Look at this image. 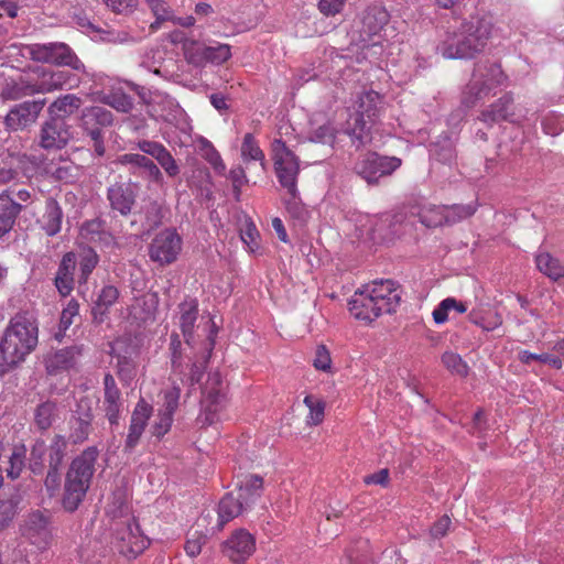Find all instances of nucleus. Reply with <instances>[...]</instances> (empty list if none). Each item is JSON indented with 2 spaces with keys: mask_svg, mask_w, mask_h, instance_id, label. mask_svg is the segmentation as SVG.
<instances>
[{
  "mask_svg": "<svg viewBox=\"0 0 564 564\" xmlns=\"http://www.w3.org/2000/svg\"><path fill=\"white\" fill-rule=\"evenodd\" d=\"M494 30L491 14L477 11L463 20L456 31L447 33L438 51L447 59H471L484 52Z\"/></svg>",
  "mask_w": 564,
  "mask_h": 564,
  "instance_id": "1",
  "label": "nucleus"
},
{
  "mask_svg": "<svg viewBox=\"0 0 564 564\" xmlns=\"http://www.w3.org/2000/svg\"><path fill=\"white\" fill-rule=\"evenodd\" d=\"M37 341L39 327L34 317L26 312L15 314L0 340V372H8L23 362Z\"/></svg>",
  "mask_w": 564,
  "mask_h": 564,
  "instance_id": "2",
  "label": "nucleus"
},
{
  "mask_svg": "<svg viewBox=\"0 0 564 564\" xmlns=\"http://www.w3.org/2000/svg\"><path fill=\"white\" fill-rule=\"evenodd\" d=\"M128 506L122 494L108 506V513L118 519L115 524V546L120 554L135 558L149 545V539L143 534L139 523L128 513Z\"/></svg>",
  "mask_w": 564,
  "mask_h": 564,
  "instance_id": "3",
  "label": "nucleus"
},
{
  "mask_svg": "<svg viewBox=\"0 0 564 564\" xmlns=\"http://www.w3.org/2000/svg\"><path fill=\"white\" fill-rule=\"evenodd\" d=\"M97 457L98 451L95 447H89L73 459L64 486L63 506L66 510H76L85 498L95 471Z\"/></svg>",
  "mask_w": 564,
  "mask_h": 564,
  "instance_id": "4",
  "label": "nucleus"
},
{
  "mask_svg": "<svg viewBox=\"0 0 564 564\" xmlns=\"http://www.w3.org/2000/svg\"><path fill=\"white\" fill-rule=\"evenodd\" d=\"M274 171L279 183L291 195L286 208L294 216L302 217L304 208L297 202V176L300 173L299 158L291 151L284 141L275 139L271 144Z\"/></svg>",
  "mask_w": 564,
  "mask_h": 564,
  "instance_id": "5",
  "label": "nucleus"
},
{
  "mask_svg": "<svg viewBox=\"0 0 564 564\" xmlns=\"http://www.w3.org/2000/svg\"><path fill=\"white\" fill-rule=\"evenodd\" d=\"M383 111V98L375 90H365L357 96L355 113L346 122V132L357 148L368 141L370 127Z\"/></svg>",
  "mask_w": 564,
  "mask_h": 564,
  "instance_id": "6",
  "label": "nucleus"
},
{
  "mask_svg": "<svg viewBox=\"0 0 564 564\" xmlns=\"http://www.w3.org/2000/svg\"><path fill=\"white\" fill-rule=\"evenodd\" d=\"M506 82L507 76L500 64L488 59L480 61L474 65L471 77L462 95V104L466 108H473L479 101L495 94V90L503 86Z\"/></svg>",
  "mask_w": 564,
  "mask_h": 564,
  "instance_id": "7",
  "label": "nucleus"
},
{
  "mask_svg": "<svg viewBox=\"0 0 564 564\" xmlns=\"http://www.w3.org/2000/svg\"><path fill=\"white\" fill-rule=\"evenodd\" d=\"M226 384L218 372L210 373L203 390L200 412L196 419L199 427H207L219 423L224 417L226 408Z\"/></svg>",
  "mask_w": 564,
  "mask_h": 564,
  "instance_id": "8",
  "label": "nucleus"
},
{
  "mask_svg": "<svg viewBox=\"0 0 564 564\" xmlns=\"http://www.w3.org/2000/svg\"><path fill=\"white\" fill-rule=\"evenodd\" d=\"M21 54L22 56H29L35 62L68 66L75 72H85L83 62L77 57L74 51L63 42L23 45L21 47Z\"/></svg>",
  "mask_w": 564,
  "mask_h": 564,
  "instance_id": "9",
  "label": "nucleus"
},
{
  "mask_svg": "<svg viewBox=\"0 0 564 564\" xmlns=\"http://www.w3.org/2000/svg\"><path fill=\"white\" fill-rule=\"evenodd\" d=\"M184 55L187 62L195 66H204L207 63L220 65L231 57V47L223 43L206 45L197 41H187L184 43Z\"/></svg>",
  "mask_w": 564,
  "mask_h": 564,
  "instance_id": "10",
  "label": "nucleus"
},
{
  "mask_svg": "<svg viewBox=\"0 0 564 564\" xmlns=\"http://www.w3.org/2000/svg\"><path fill=\"white\" fill-rule=\"evenodd\" d=\"M401 165L395 156H380L370 152L365 154L355 165V171L368 184L378 183L379 178L390 175Z\"/></svg>",
  "mask_w": 564,
  "mask_h": 564,
  "instance_id": "11",
  "label": "nucleus"
},
{
  "mask_svg": "<svg viewBox=\"0 0 564 564\" xmlns=\"http://www.w3.org/2000/svg\"><path fill=\"white\" fill-rule=\"evenodd\" d=\"M182 249L181 237L171 229L159 232L149 247L150 259L161 265L174 262Z\"/></svg>",
  "mask_w": 564,
  "mask_h": 564,
  "instance_id": "12",
  "label": "nucleus"
},
{
  "mask_svg": "<svg viewBox=\"0 0 564 564\" xmlns=\"http://www.w3.org/2000/svg\"><path fill=\"white\" fill-rule=\"evenodd\" d=\"M79 73L73 69L43 70L40 80L35 83L37 94L76 88L80 84Z\"/></svg>",
  "mask_w": 564,
  "mask_h": 564,
  "instance_id": "13",
  "label": "nucleus"
},
{
  "mask_svg": "<svg viewBox=\"0 0 564 564\" xmlns=\"http://www.w3.org/2000/svg\"><path fill=\"white\" fill-rule=\"evenodd\" d=\"M367 290L379 305L376 310L384 314L392 313L401 301V291L392 280H378L366 285Z\"/></svg>",
  "mask_w": 564,
  "mask_h": 564,
  "instance_id": "14",
  "label": "nucleus"
},
{
  "mask_svg": "<svg viewBox=\"0 0 564 564\" xmlns=\"http://www.w3.org/2000/svg\"><path fill=\"white\" fill-rule=\"evenodd\" d=\"M152 413V405L144 399H140L131 413L128 434L124 441V451L131 452L137 447Z\"/></svg>",
  "mask_w": 564,
  "mask_h": 564,
  "instance_id": "15",
  "label": "nucleus"
},
{
  "mask_svg": "<svg viewBox=\"0 0 564 564\" xmlns=\"http://www.w3.org/2000/svg\"><path fill=\"white\" fill-rule=\"evenodd\" d=\"M70 127L62 118H52L40 131V147L45 150L64 148L70 140Z\"/></svg>",
  "mask_w": 564,
  "mask_h": 564,
  "instance_id": "16",
  "label": "nucleus"
},
{
  "mask_svg": "<svg viewBox=\"0 0 564 564\" xmlns=\"http://www.w3.org/2000/svg\"><path fill=\"white\" fill-rule=\"evenodd\" d=\"M45 105V100L24 101L15 105L6 116L8 129L18 131L33 124Z\"/></svg>",
  "mask_w": 564,
  "mask_h": 564,
  "instance_id": "17",
  "label": "nucleus"
},
{
  "mask_svg": "<svg viewBox=\"0 0 564 564\" xmlns=\"http://www.w3.org/2000/svg\"><path fill=\"white\" fill-rule=\"evenodd\" d=\"M23 534L40 550H46L52 541L50 518L36 511L31 513L23 527Z\"/></svg>",
  "mask_w": 564,
  "mask_h": 564,
  "instance_id": "18",
  "label": "nucleus"
},
{
  "mask_svg": "<svg viewBox=\"0 0 564 564\" xmlns=\"http://www.w3.org/2000/svg\"><path fill=\"white\" fill-rule=\"evenodd\" d=\"M256 549L253 536L246 530L239 529L225 542L224 553L236 564L243 563Z\"/></svg>",
  "mask_w": 564,
  "mask_h": 564,
  "instance_id": "19",
  "label": "nucleus"
},
{
  "mask_svg": "<svg viewBox=\"0 0 564 564\" xmlns=\"http://www.w3.org/2000/svg\"><path fill=\"white\" fill-rule=\"evenodd\" d=\"M137 193L131 183L117 182L107 189V199L112 210L122 216H128L134 204Z\"/></svg>",
  "mask_w": 564,
  "mask_h": 564,
  "instance_id": "20",
  "label": "nucleus"
},
{
  "mask_svg": "<svg viewBox=\"0 0 564 564\" xmlns=\"http://www.w3.org/2000/svg\"><path fill=\"white\" fill-rule=\"evenodd\" d=\"M137 148L144 154L153 158L170 177L180 174V166L171 152L160 142L139 140Z\"/></svg>",
  "mask_w": 564,
  "mask_h": 564,
  "instance_id": "21",
  "label": "nucleus"
},
{
  "mask_svg": "<svg viewBox=\"0 0 564 564\" xmlns=\"http://www.w3.org/2000/svg\"><path fill=\"white\" fill-rule=\"evenodd\" d=\"M389 21L388 11L381 6L367 8L360 18V40L367 43L372 36L378 35Z\"/></svg>",
  "mask_w": 564,
  "mask_h": 564,
  "instance_id": "22",
  "label": "nucleus"
},
{
  "mask_svg": "<svg viewBox=\"0 0 564 564\" xmlns=\"http://www.w3.org/2000/svg\"><path fill=\"white\" fill-rule=\"evenodd\" d=\"M101 408L109 423L117 425L122 410V399L115 378L110 373H106L104 377V399Z\"/></svg>",
  "mask_w": 564,
  "mask_h": 564,
  "instance_id": "23",
  "label": "nucleus"
},
{
  "mask_svg": "<svg viewBox=\"0 0 564 564\" xmlns=\"http://www.w3.org/2000/svg\"><path fill=\"white\" fill-rule=\"evenodd\" d=\"M351 315L359 321L371 323L378 318L381 311L376 310L379 305L375 302L373 297L365 286L364 290L356 292L348 303Z\"/></svg>",
  "mask_w": 564,
  "mask_h": 564,
  "instance_id": "24",
  "label": "nucleus"
},
{
  "mask_svg": "<svg viewBox=\"0 0 564 564\" xmlns=\"http://www.w3.org/2000/svg\"><path fill=\"white\" fill-rule=\"evenodd\" d=\"M77 265V258L74 251L66 252L58 265L54 284L62 296H68L74 290V272Z\"/></svg>",
  "mask_w": 564,
  "mask_h": 564,
  "instance_id": "25",
  "label": "nucleus"
},
{
  "mask_svg": "<svg viewBox=\"0 0 564 564\" xmlns=\"http://www.w3.org/2000/svg\"><path fill=\"white\" fill-rule=\"evenodd\" d=\"M480 120L486 123H494L500 120L517 121L518 117L513 111V99L505 95L490 107L481 112Z\"/></svg>",
  "mask_w": 564,
  "mask_h": 564,
  "instance_id": "26",
  "label": "nucleus"
},
{
  "mask_svg": "<svg viewBox=\"0 0 564 564\" xmlns=\"http://www.w3.org/2000/svg\"><path fill=\"white\" fill-rule=\"evenodd\" d=\"M23 208V205L15 203L10 197L8 191L0 194V239L12 230L15 219Z\"/></svg>",
  "mask_w": 564,
  "mask_h": 564,
  "instance_id": "27",
  "label": "nucleus"
},
{
  "mask_svg": "<svg viewBox=\"0 0 564 564\" xmlns=\"http://www.w3.org/2000/svg\"><path fill=\"white\" fill-rule=\"evenodd\" d=\"M34 94H37L35 83H31L22 76L17 79H4L0 88V97L3 100H18Z\"/></svg>",
  "mask_w": 564,
  "mask_h": 564,
  "instance_id": "28",
  "label": "nucleus"
},
{
  "mask_svg": "<svg viewBox=\"0 0 564 564\" xmlns=\"http://www.w3.org/2000/svg\"><path fill=\"white\" fill-rule=\"evenodd\" d=\"M245 502L235 497L232 494H227L218 505V520L215 528H212V532L220 531L226 523L241 514L246 509Z\"/></svg>",
  "mask_w": 564,
  "mask_h": 564,
  "instance_id": "29",
  "label": "nucleus"
},
{
  "mask_svg": "<svg viewBox=\"0 0 564 564\" xmlns=\"http://www.w3.org/2000/svg\"><path fill=\"white\" fill-rule=\"evenodd\" d=\"M63 210L54 198H47L45 210L39 220L41 228L48 237L56 236L62 229Z\"/></svg>",
  "mask_w": 564,
  "mask_h": 564,
  "instance_id": "30",
  "label": "nucleus"
},
{
  "mask_svg": "<svg viewBox=\"0 0 564 564\" xmlns=\"http://www.w3.org/2000/svg\"><path fill=\"white\" fill-rule=\"evenodd\" d=\"M198 316V304L196 300L184 301L180 304V327L185 343L189 346L194 341V327Z\"/></svg>",
  "mask_w": 564,
  "mask_h": 564,
  "instance_id": "31",
  "label": "nucleus"
},
{
  "mask_svg": "<svg viewBox=\"0 0 564 564\" xmlns=\"http://www.w3.org/2000/svg\"><path fill=\"white\" fill-rule=\"evenodd\" d=\"M112 122L111 111L100 106L85 108L80 117V127L84 131L97 127H109Z\"/></svg>",
  "mask_w": 564,
  "mask_h": 564,
  "instance_id": "32",
  "label": "nucleus"
},
{
  "mask_svg": "<svg viewBox=\"0 0 564 564\" xmlns=\"http://www.w3.org/2000/svg\"><path fill=\"white\" fill-rule=\"evenodd\" d=\"M75 354L73 348H63L48 352L44 358V364L50 375H57L73 367Z\"/></svg>",
  "mask_w": 564,
  "mask_h": 564,
  "instance_id": "33",
  "label": "nucleus"
},
{
  "mask_svg": "<svg viewBox=\"0 0 564 564\" xmlns=\"http://www.w3.org/2000/svg\"><path fill=\"white\" fill-rule=\"evenodd\" d=\"M76 258H77V265H78V283L85 284L87 283L90 274L96 269L99 257L97 252L87 246H80L77 250Z\"/></svg>",
  "mask_w": 564,
  "mask_h": 564,
  "instance_id": "34",
  "label": "nucleus"
},
{
  "mask_svg": "<svg viewBox=\"0 0 564 564\" xmlns=\"http://www.w3.org/2000/svg\"><path fill=\"white\" fill-rule=\"evenodd\" d=\"M141 97L148 105L152 106L154 111L158 112V116L162 118H166L177 107V102L174 98L159 90H149L148 94H142Z\"/></svg>",
  "mask_w": 564,
  "mask_h": 564,
  "instance_id": "35",
  "label": "nucleus"
},
{
  "mask_svg": "<svg viewBox=\"0 0 564 564\" xmlns=\"http://www.w3.org/2000/svg\"><path fill=\"white\" fill-rule=\"evenodd\" d=\"M238 498L241 499L246 507L260 497L263 489V480L258 475H248L237 482Z\"/></svg>",
  "mask_w": 564,
  "mask_h": 564,
  "instance_id": "36",
  "label": "nucleus"
},
{
  "mask_svg": "<svg viewBox=\"0 0 564 564\" xmlns=\"http://www.w3.org/2000/svg\"><path fill=\"white\" fill-rule=\"evenodd\" d=\"M536 268L551 280L564 278V262L549 252H539L535 256Z\"/></svg>",
  "mask_w": 564,
  "mask_h": 564,
  "instance_id": "37",
  "label": "nucleus"
},
{
  "mask_svg": "<svg viewBox=\"0 0 564 564\" xmlns=\"http://www.w3.org/2000/svg\"><path fill=\"white\" fill-rule=\"evenodd\" d=\"M83 101L79 97L73 94H67L58 97L55 101L51 104L48 107V112L52 118H64L73 115L77 111Z\"/></svg>",
  "mask_w": 564,
  "mask_h": 564,
  "instance_id": "38",
  "label": "nucleus"
},
{
  "mask_svg": "<svg viewBox=\"0 0 564 564\" xmlns=\"http://www.w3.org/2000/svg\"><path fill=\"white\" fill-rule=\"evenodd\" d=\"M57 417V405L52 401L39 404L34 410V423L41 431L48 430Z\"/></svg>",
  "mask_w": 564,
  "mask_h": 564,
  "instance_id": "39",
  "label": "nucleus"
},
{
  "mask_svg": "<svg viewBox=\"0 0 564 564\" xmlns=\"http://www.w3.org/2000/svg\"><path fill=\"white\" fill-rule=\"evenodd\" d=\"M241 156L243 161H259L262 171L267 170V162L263 151L251 133H246L241 144Z\"/></svg>",
  "mask_w": 564,
  "mask_h": 564,
  "instance_id": "40",
  "label": "nucleus"
},
{
  "mask_svg": "<svg viewBox=\"0 0 564 564\" xmlns=\"http://www.w3.org/2000/svg\"><path fill=\"white\" fill-rule=\"evenodd\" d=\"M455 311L463 314L467 311V305L464 302H459L454 297L444 299L437 307L433 311V319L436 324H443L448 318V313Z\"/></svg>",
  "mask_w": 564,
  "mask_h": 564,
  "instance_id": "41",
  "label": "nucleus"
},
{
  "mask_svg": "<svg viewBox=\"0 0 564 564\" xmlns=\"http://www.w3.org/2000/svg\"><path fill=\"white\" fill-rule=\"evenodd\" d=\"M200 155L214 167L218 174H224L226 165L214 145L207 140L202 138L198 142Z\"/></svg>",
  "mask_w": 564,
  "mask_h": 564,
  "instance_id": "42",
  "label": "nucleus"
},
{
  "mask_svg": "<svg viewBox=\"0 0 564 564\" xmlns=\"http://www.w3.org/2000/svg\"><path fill=\"white\" fill-rule=\"evenodd\" d=\"M303 402L310 411L306 416V424L310 426L319 425L325 415V402L321 398L312 394H307Z\"/></svg>",
  "mask_w": 564,
  "mask_h": 564,
  "instance_id": "43",
  "label": "nucleus"
},
{
  "mask_svg": "<svg viewBox=\"0 0 564 564\" xmlns=\"http://www.w3.org/2000/svg\"><path fill=\"white\" fill-rule=\"evenodd\" d=\"M67 448V442L62 435H55L48 447L50 468L59 469Z\"/></svg>",
  "mask_w": 564,
  "mask_h": 564,
  "instance_id": "44",
  "label": "nucleus"
},
{
  "mask_svg": "<svg viewBox=\"0 0 564 564\" xmlns=\"http://www.w3.org/2000/svg\"><path fill=\"white\" fill-rule=\"evenodd\" d=\"M445 212L444 206H425L420 213V220L426 227L447 225Z\"/></svg>",
  "mask_w": 564,
  "mask_h": 564,
  "instance_id": "45",
  "label": "nucleus"
},
{
  "mask_svg": "<svg viewBox=\"0 0 564 564\" xmlns=\"http://www.w3.org/2000/svg\"><path fill=\"white\" fill-rule=\"evenodd\" d=\"M518 359L527 366H530L533 361H536L540 364L549 365L556 370L561 369V361L553 357V354L551 352L533 354L529 350H520L518 352Z\"/></svg>",
  "mask_w": 564,
  "mask_h": 564,
  "instance_id": "46",
  "label": "nucleus"
},
{
  "mask_svg": "<svg viewBox=\"0 0 564 564\" xmlns=\"http://www.w3.org/2000/svg\"><path fill=\"white\" fill-rule=\"evenodd\" d=\"M444 209H446L444 215L446 216L447 225H453L473 216L477 210V206L470 203L467 205L444 206Z\"/></svg>",
  "mask_w": 564,
  "mask_h": 564,
  "instance_id": "47",
  "label": "nucleus"
},
{
  "mask_svg": "<svg viewBox=\"0 0 564 564\" xmlns=\"http://www.w3.org/2000/svg\"><path fill=\"white\" fill-rule=\"evenodd\" d=\"M442 362L454 375L460 377H466L468 375L467 364L455 352H444L442 356Z\"/></svg>",
  "mask_w": 564,
  "mask_h": 564,
  "instance_id": "48",
  "label": "nucleus"
},
{
  "mask_svg": "<svg viewBox=\"0 0 564 564\" xmlns=\"http://www.w3.org/2000/svg\"><path fill=\"white\" fill-rule=\"evenodd\" d=\"M207 541V533L202 532L200 530H192L187 534V540L185 543V552L191 557L197 556L202 552L203 545Z\"/></svg>",
  "mask_w": 564,
  "mask_h": 564,
  "instance_id": "49",
  "label": "nucleus"
},
{
  "mask_svg": "<svg viewBox=\"0 0 564 564\" xmlns=\"http://www.w3.org/2000/svg\"><path fill=\"white\" fill-rule=\"evenodd\" d=\"M80 236L88 241L97 242L108 237V234L102 230V225L99 220H90L82 226Z\"/></svg>",
  "mask_w": 564,
  "mask_h": 564,
  "instance_id": "50",
  "label": "nucleus"
},
{
  "mask_svg": "<svg viewBox=\"0 0 564 564\" xmlns=\"http://www.w3.org/2000/svg\"><path fill=\"white\" fill-rule=\"evenodd\" d=\"M147 4L156 18V23L174 20L173 10L164 0H147Z\"/></svg>",
  "mask_w": 564,
  "mask_h": 564,
  "instance_id": "51",
  "label": "nucleus"
},
{
  "mask_svg": "<svg viewBox=\"0 0 564 564\" xmlns=\"http://www.w3.org/2000/svg\"><path fill=\"white\" fill-rule=\"evenodd\" d=\"M173 423V415L158 410V414L151 425V433L160 438L164 436L171 429Z\"/></svg>",
  "mask_w": 564,
  "mask_h": 564,
  "instance_id": "52",
  "label": "nucleus"
},
{
  "mask_svg": "<svg viewBox=\"0 0 564 564\" xmlns=\"http://www.w3.org/2000/svg\"><path fill=\"white\" fill-rule=\"evenodd\" d=\"M93 421V414L90 410H88L86 413H79L77 419V427H75L73 437L75 442H84L90 431V424Z\"/></svg>",
  "mask_w": 564,
  "mask_h": 564,
  "instance_id": "53",
  "label": "nucleus"
},
{
  "mask_svg": "<svg viewBox=\"0 0 564 564\" xmlns=\"http://www.w3.org/2000/svg\"><path fill=\"white\" fill-rule=\"evenodd\" d=\"M150 158L140 153H124L119 155L117 159V163L120 165H130L135 173V170H144V167L150 162Z\"/></svg>",
  "mask_w": 564,
  "mask_h": 564,
  "instance_id": "54",
  "label": "nucleus"
},
{
  "mask_svg": "<svg viewBox=\"0 0 564 564\" xmlns=\"http://www.w3.org/2000/svg\"><path fill=\"white\" fill-rule=\"evenodd\" d=\"M105 6L117 14H130L139 6V0H102Z\"/></svg>",
  "mask_w": 564,
  "mask_h": 564,
  "instance_id": "55",
  "label": "nucleus"
},
{
  "mask_svg": "<svg viewBox=\"0 0 564 564\" xmlns=\"http://www.w3.org/2000/svg\"><path fill=\"white\" fill-rule=\"evenodd\" d=\"M180 397H181L180 387L174 386L171 389L166 390L164 392L163 404L159 410L174 415V412L176 411V409L178 406Z\"/></svg>",
  "mask_w": 564,
  "mask_h": 564,
  "instance_id": "56",
  "label": "nucleus"
},
{
  "mask_svg": "<svg viewBox=\"0 0 564 564\" xmlns=\"http://www.w3.org/2000/svg\"><path fill=\"white\" fill-rule=\"evenodd\" d=\"M170 349H171V364H172V372L181 375L182 373V361H181V339L178 334L173 333L170 337Z\"/></svg>",
  "mask_w": 564,
  "mask_h": 564,
  "instance_id": "57",
  "label": "nucleus"
},
{
  "mask_svg": "<svg viewBox=\"0 0 564 564\" xmlns=\"http://www.w3.org/2000/svg\"><path fill=\"white\" fill-rule=\"evenodd\" d=\"M119 297V291L113 285H106L101 289V292L97 300V308L108 310L111 305L116 303Z\"/></svg>",
  "mask_w": 564,
  "mask_h": 564,
  "instance_id": "58",
  "label": "nucleus"
},
{
  "mask_svg": "<svg viewBox=\"0 0 564 564\" xmlns=\"http://www.w3.org/2000/svg\"><path fill=\"white\" fill-rule=\"evenodd\" d=\"M79 311V305L75 300H70L66 307L61 313L59 318V329L66 330L73 324V319L77 316Z\"/></svg>",
  "mask_w": 564,
  "mask_h": 564,
  "instance_id": "59",
  "label": "nucleus"
},
{
  "mask_svg": "<svg viewBox=\"0 0 564 564\" xmlns=\"http://www.w3.org/2000/svg\"><path fill=\"white\" fill-rule=\"evenodd\" d=\"M45 453V444L43 441H37L31 451L30 466L33 473H41L43 469V456Z\"/></svg>",
  "mask_w": 564,
  "mask_h": 564,
  "instance_id": "60",
  "label": "nucleus"
},
{
  "mask_svg": "<svg viewBox=\"0 0 564 564\" xmlns=\"http://www.w3.org/2000/svg\"><path fill=\"white\" fill-rule=\"evenodd\" d=\"M102 128L104 127H97V128H93L91 130L84 131L93 140L94 153L97 156H104L106 153V147H105L104 135H102Z\"/></svg>",
  "mask_w": 564,
  "mask_h": 564,
  "instance_id": "61",
  "label": "nucleus"
},
{
  "mask_svg": "<svg viewBox=\"0 0 564 564\" xmlns=\"http://www.w3.org/2000/svg\"><path fill=\"white\" fill-rule=\"evenodd\" d=\"M106 102L121 112H128L132 108L131 99L123 94L110 95L107 97Z\"/></svg>",
  "mask_w": 564,
  "mask_h": 564,
  "instance_id": "62",
  "label": "nucleus"
},
{
  "mask_svg": "<svg viewBox=\"0 0 564 564\" xmlns=\"http://www.w3.org/2000/svg\"><path fill=\"white\" fill-rule=\"evenodd\" d=\"M313 365L317 370H322V371L330 370V366H332L330 355L324 346H319L317 348Z\"/></svg>",
  "mask_w": 564,
  "mask_h": 564,
  "instance_id": "63",
  "label": "nucleus"
},
{
  "mask_svg": "<svg viewBox=\"0 0 564 564\" xmlns=\"http://www.w3.org/2000/svg\"><path fill=\"white\" fill-rule=\"evenodd\" d=\"M334 139V129L329 124L318 127L311 137L312 141L323 144L333 143Z\"/></svg>",
  "mask_w": 564,
  "mask_h": 564,
  "instance_id": "64",
  "label": "nucleus"
}]
</instances>
